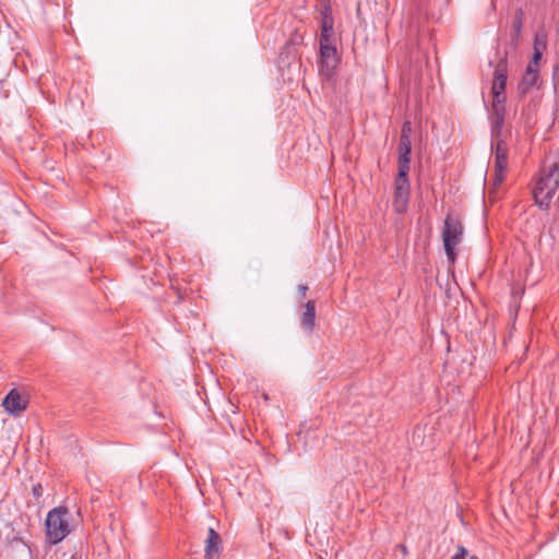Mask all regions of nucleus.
Listing matches in <instances>:
<instances>
[{"label": "nucleus", "mask_w": 559, "mask_h": 559, "mask_svg": "<svg viewBox=\"0 0 559 559\" xmlns=\"http://www.w3.org/2000/svg\"><path fill=\"white\" fill-rule=\"evenodd\" d=\"M542 56L543 50L535 49L531 61H533V63H539Z\"/></svg>", "instance_id": "nucleus-19"}, {"label": "nucleus", "mask_w": 559, "mask_h": 559, "mask_svg": "<svg viewBox=\"0 0 559 559\" xmlns=\"http://www.w3.org/2000/svg\"><path fill=\"white\" fill-rule=\"evenodd\" d=\"M507 79H508V61L506 58H501L496 67L493 72V80L491 86V93L493 96L492 102L500 100L502 104L506 103V87H507Z\"/></svg>", "instance_id": "nucleus-7"}, {"label": "nucleus", "mask_w": 559, "mask_h": 559, "mask_svg": "<svg viewBox=\"0 0 559 559\" xmlns=\"http://www.w3.org/2000/svg\"><path fill=\"white\" fill-rule=\"evenodd\" d=\"M71 514L67 507L51 509L46 516V538L51 545L62 542L72 531L70 525Z\"/></svg>", "instance_id": "nucleus-2"}, {"label": "nucleus", "mask_w": 559, "mask_h": 559, "mask_svg": "<svg viewBox=\"0 0 559 559\" xmlns=\"http://www.w3.org/2000/svg\"><path fill=\"white\" fill-rule=\"evenodd\" d=\"M222 550V539L219 534L212 527L209 528L205 540V559H213Z\"/></svg>", "instance_id": "nucleus-11"}, {"label": "nucleus", "mask_w": 559, "mask_h": 559, "mask_svg": "<svg viewBox=\"0 0 559 559\" xmlns=\"http://www.w3.org/2000/svg\"><path fill=\"white\" fill-rule=\"evenodd\" d=\"M409 171H402L399 169L395 178V190L393 206L396 213L403 214L406 212L411 194V183L408 179Z\"/></svg>", "instance_id": "nucleus-5"}, {"label": "nucleus", "mask_w": 559, "mask_h": 559, "mask_svg": "<svg viewBox=\"0 0 559 559\" xmlns=\"http://www.w3.org/2000/svg\"><path fill=\"white\" fill-rule=\"evenodd\" d=\"M526 69H531L533 71V73L539 74V63H533V61H530Z\"/></svg>", "instance_id": "nucleus-21"}, {"label": "nucleus", "mask_w": 559, "mask_h": 559, "mask_svg": "<svg viewBox=\"0 0 559 559\" xmlns=\"http://www.w3.org/2000/svg\"><path fill=\"white\" fill-rule=\"evenodd\" d=\"M316 324V302L308 300L300 318V325L305 331L312 332Z\"/></svg>", "instance_id": "nucleus-12"}, {"label": "nucleus", "mask_w": 559, "mask_h": 559, "mask_svg": "<svg viewBox=\"0 0 559 559\" xmlns=\"http://www.w3.org/2000/svg\"><path fill=\"white\" fill-rule=\"evenodd\" d=\"M504 112L506 107L500 100L492 102V110H491V144L496 143L501 139L502 128L504 123Z\"/></svg>", "instance_id": "nucleus-8"}, {"label": "nucleus", "mask_w": 559, "mask_h": 559, "mask_svg": "<svg viewBox=\"0 0 559 559\" xmlns=\"http://www.w3.org/2000/svg\"><path fill=\"white\" fill-rule=\"evenodd\" d=\"M334 21L331 14V9L325 7L322 11V20H321V34L319 39H333L334 38Z\"/></svg>", "instance_id": "nucleus-13"}, {"label": "nucleus", "mask_w": 559, "mask_h": 559, "mask_svg": "<svg viewBox=\"0 0 559 559\" xmlns=\"http://www.w3.org/2000/svg\"><path fill=\"white\" fill-rule=\"evenodd\" d=\"M412 123L411 121H405L402 126V130H401V136H406V138H409L411 139V134H412Z\"/></svg>", "instance_id": "nucleus-17"}, {"label": "nucleus", "mask_w": 559, "mask_h": 559, "mask_svg": "<svg viewBox=\"0 0 559 559\" xmlns=\"http://www.w3.org/2000/svg\"><path fill=\"white\" fill-rule=\"evenodd\" d=\"M471 559H477V557L473 556V557H471Z\"/></svg>", "instance_id": "nucleus-24"}, {"label": "nucleus", "mask_w": 559, "mask_h": 559, "mask_svg": "<svg viewBox=\"0 0 559 559\" xmlns=\"http://www.w3.org/2000/svg\"><path fill=\"white\" fill-rule=\"evenodd\" d=\"M411 153H412V141L409 138L400 136L399 144V169L402 171H409L411 164Z\"/></svg>", "instance_id": "nucleus-10"}, {"label": "nucleus", "mask_w": 559, "mask_h": 559, "mask_svg": "<svg viewBox=\"0 0 559 559\" xmlns=\"http://www.w3.org/2000/svg\"><path fill=\"white\" fill-rule=\"evenodd\" d=\"M467 550L463 546H459V552L451 557V559H466Z\"/></svg>", "instance_id": "nucleus-18"}, {"label": "nucleus", "mask_w": 559, "mask_h": 559, "mask_svg": "<svg viewBox=\"0 0 559 559\" xmlns=\"http://www.w3.org/2000/svg\"><path fill=\"white\" fill-rule=\"evenodd\" d=\"M538 79H539L538 73H533V71L531 69H526L522 80L520 81V83L518 85V91H519L520 95L527 94L530 92V90L537 84Z\"/></svg>", "instance_id": "nucleus-14"}, {"label": "nucleus", "mask_w": 559, "mask_h": 559, "mask_svg": "<svg viewBox=\"0 0 559 559\" xmlns=\"http://www.w3.org/2000/svg\"><path fill=\"white\" fill-rule=\"evenodd\" d=\"M547 40L544 34H536L534 38V50H543L546 48Z\"/></svg>", "instance_id": "nucleus-16"}, {"label": "nucleus", "mask_w": 559, "mask_h": 559, "mask_svg": "<svg viewBox=\"0 0 559 559\" xmlns=\"http://www.w3.org/2000/svg\"><path fill=\"white\" fill-rule=\"evenodd\" d=\"M523 19H524L523 10L522 9H518L515 11L514 19H513V24H512L514 37L516 39L519 38V36L521 34V31H522V27H523Z\"/></svg>", "instance_id": "nucleus-15"}, {"label": "nucleus", "mask_w": 559, "mask_h": 559, "mask_svg": "<svg viewBox=\"0 0 559 559\" xmlns=\"http://www.w3.org/2000/svg\"><path fill=\"white\" fill-rule=\"evenodd\" d=\"M559 187V162H554L548 166H544L539 178L536 181L534 188V199L536 204L543 209L547 210L549 207V203L554 198L557 189Z\"/></svg>", "instance_id": "nucleus-1"}, {"label": "nucleus", "mask_w": 559, "mask_h": 559, "mask_svg": "<svg viewBox=\"0 0 559 559\" xmlns=\"http://www.w3.org/2000/svg\"><path fill=\"white\" fill-rule=\"evenodd\" d=\"M320 45V74L325 79H331L338 64L340 57L333 39H319Z\"/></svg>", "instance_id": "nucleus-4"}, {"label": "nucleus", "mask_w": 559, "mask_h": 559, "mask_svg": "<svg viewBox=\"0 0 559 559\" xmlns=\"http://www.w3.org/2000/svg\"><path fill=\"white\" fill-rule=\"evenodd\" d=\"M493 185L500 186L504 180V174L508 169V145L506 141L498 140L493 145Z\"/></svg>", "instance_id": "nucleus-6"}, {"label": "nucleus", "mask_w": 559, "mask_h": 559, "mask_svg": "<svg viewBox=\"0 0 559 559\" xmlns=\"http://www.w3.org/2000/svg\"><path fill=\"white\" fill-rule=\"evenodd\" d=\"M3 408L11 415H16L27 407V401L16 390H11L2 401Z\"/></svg>", "instance_id": "nucleus-9"}, {"label": "nucleus", "mask_w": 559, "mask_h": 559, "mask_svg": "<svg viewBox=\"0 0 559 559\" xmlns=\"http://www.w3.org/2000/svg\"><path fill=\"white\" fill-rule=\"evenodd\" d=\"M40 485H38V487H34V493L35 496H39V489H40Z\"/></svg>", "instance_id": "nucleus-22"}, {"label": "nucleus", "mask_w": 559, "mask_h": 559, "mask_svg": "<svg viewBox=\"0 0 559 559\" xmlns=\"http://www.w3.org/2000/svg\"><path fill=\"white\" fill-rule=\"evenodd\" d=\"M400 548H401V550H402V552H403L404 555H406V554H407V549H406V547H405L404 545H400Z\"/></svg>", "instance_id": "nucleus-23"}, {"label": "nucleus", "mask_w": 559, "mask_h": 559, "mask_svg": "<svg viewBox=\"0 0 559 559\" xmlns=\"http://www.w3.org/2000/svg\"><path fill=\"white\" fill-rule=\"evenodd\" d=\"M307 290H308V286L306 284L298 285V293H299V296L301 299L305 298Z\"/></svg>", "instance_id": "nucleus-20"}, {"label": "nucleus", "mask_w": 559, "mask_h": 559, "mask_svg": "<svg viewBox=\"0 0 559 559\" xmlns=\"http://www.w3.org/2000/svg\"><path fill=\"white\" fill-rule=\"evenodd\" d=\"M464 227L457 216L448 214L443 228H442V241L448 261L451 264L455 263L456 260V247L461 243L463 238Z\"/></svg>", "instance_id": "nucleus-3"}]
</instances>
